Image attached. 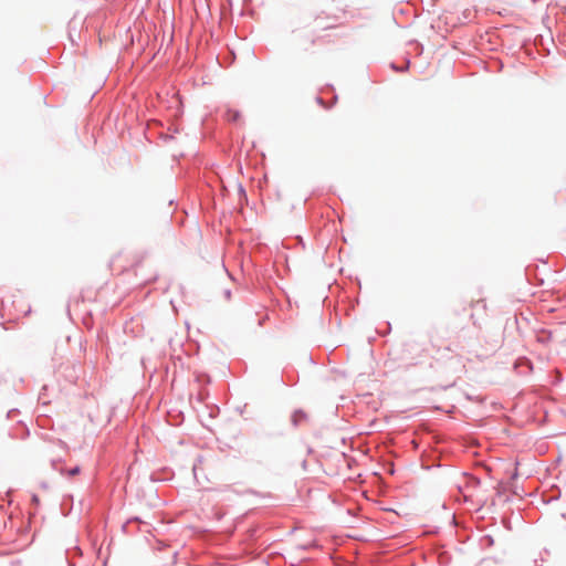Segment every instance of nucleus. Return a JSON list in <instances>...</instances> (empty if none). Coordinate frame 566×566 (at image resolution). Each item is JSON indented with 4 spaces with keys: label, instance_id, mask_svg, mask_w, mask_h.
Wrapping results in <instances>:
<instances>
[{
    "label": "nucleus",
    "instance_id": "1",
    "mask_svg": "<svg viewBox=\"0 0 566 566\" xmlns=\"http://www.w3.org/2000/svg\"><path fill=\"white\" fill-rule=\"evenodd\" d=\"M441 350L439 347H436L433 344H429L418 349L412 359L415 360L416 365L427 364L431 368L433 367V361L441 360V357L438 356Z\"/></svg>",
    "mask_w": 566,
    "mask_h": 566
},
{
    "label": "nucleus",
    "instance_id": "2",
    "mask_svg": "<svg viewBox=\"0 0 566 566\" xmlns=\"http://www.w3.org/2000/svg\"><path fill=\"white\" fill-rule=\"evenodd\" d=\"M305 418V415L302 412V411H296L294 415H293V422L294 423H297L300 420L304 419Z\"/></svg>",
    "mask_w": 566,
    "mask_h": 566
},
{
    "label": "nucleus",
    "instance_id": "3",
    "mask_svg": "<svg viewBox=\"0 0 566 566\" xmlns=\"http://www.w3.org/2000/svg\"><path fill=\"white\" fill-rule=\"evenodd\" d=\"M78 473H80V468L78 467H75L74 469H71V470L67 471V474L70 476L76 475Z\"/></svg>",
    "mask_w": 566,
    "mask_h": 566
},
{
    "label": "nucleus",
    "instance_id": "4",
    "mask_svg": "<svg viewBox=\"0 0 566 566\" xmlns=\"http://www.w3.org/2000/svg\"><path fill=\"white\" fill-rule=\"evenodd\" d=\"M331 28H332V27H329V25H322V29H323V30H327V29H331Z\"/></svg>",
    "mask_w": 566,
    "mask_h": 566
}]
</instances>
